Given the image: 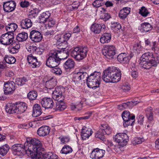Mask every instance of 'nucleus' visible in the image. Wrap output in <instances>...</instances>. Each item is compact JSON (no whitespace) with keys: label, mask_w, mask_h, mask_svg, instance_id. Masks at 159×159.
I'll return each mask as SVG.
<instances>
[{"label":"nucleus","mask_w":159,"mask_h":159,"mask_svg":"<svg viewBox=\"0 0 159 159\" xmlns=\"http://www.w3.org/2000/svg\"><path fill=\"white\" fill-rule=\"evenodd\" d=\"M10 147L7 144H5L0 147V155L2 156L6 155Z\"/></svg>","instance_id":"ea45409f"},{"label":"nucleus","mask_w":159,"mask_h":159,"mask_svg":"<svg viewBox=\"0 0 159 159\" xmlns=\"http://www.w3.org/2000/svg\"><path fill=\"white\" fill-rule=\"evenodd\" d=\"M73 151L72 148L67 145H65L62 148L61 152L63 154H67Z\"/></svg>","instance_id":"a18cd8bd"},{"label":"nucleus","mask_w":159,"mask_h":159,"mask_svg":"<svg viewBox=\"0 0 159 159\" xmlns=\"http://www.w3.org/2000/svg\"><path fill=\"white\" fill-rule=\"evenodd\" d=\"M16 3L13 1L11 0L3 3V9L6 12H10L13 11L16 8Z\"/></svg>","instance_id":"f8f14e48"},{"label":"nucleus","mask_w":159,"mask_h":159,"mask_svg":"<svg viewBox=\"0 0 159 159\" xmlns=\"http://www.w3.org/2000/svg\"><path fill=\"white\" fill-rule=\"evenodd\" d=\"M14 38L13 33L9 34L7 33L3 34L0 37V42L4 45H9L13 43Z\"/></svg>","instance_id":"1a4fd4ad"},{"label":"nucleus","mask_w":159,"mask_h":159,"mask_svg":"<svg viewBox=\"0 0 159 159\" xmlns=\"http://www.w3.org/2000/svg\"><path fill=\"white\" fill-rule=\"evenodd\" d=\"M28 37V34L25 32L18 34L17 35L16 40L18 42H22L26 41Z\"/></svg>","instance_id":"f704fd0d"},{"label":"nucleus","mask_w":159,"mask_h":159,"mask_svg":"<svg viewBox=\"0 0 159 159\" xmlns=\"http://www.w3.org/2000/svg\"><path fill=\"white\" fill-rule=\"evenodd\" d=\"M130 88L129 85L127 84H123L122 87V89L124 92H126L130 89Z\"/></svg>","instance_id":"e2e57ef3"},{"label":"nucleus","mask_w":159,"mask_h":159,"mask_svg":"<svg viewBox=\"0 0 159 159\" xmlns=\"http://www.w3.org/2000/svg\"><path fill=\"white\" fill-rule=\"evenodd\" d=\"M64 99H61L57 100L56 102V110L62 111L66 108L65 103L63 101Z\"/></svg>","instance_id":"c756f323"},{"label":"nucleus","mask_w":159,"mask_h":159,"mask_svg":"<svg viewBox=\"0 0 159 159\" xmlns=\"http://www.w3.org/2000/svg\"><path fill=\"white\" fill-rule=\"evenodd\" d=\"M138 124L142 125L143 124L144 120V116L143 115H140L137 118Z\"/></svg>","instance_id":"052dcab7"},{"label":"nucleus","mask_w":159,"mask_h":159,"mask_svg":"<svg viewBox=\"0 0 159 159\" xmlns=\"http://www.w3.org/2000/svg\"><path fill=\"white\" fill-rule=\"evenodd\" d=\"M40 102L42 106L45 109L52 108L54 105L53 100L50 98H43Z\"/></svg>","instance_id":"f3484780"},{"label":"nucleus","mask_w":159,"mask_h":159,"mask_svg":"<svg viewBox=\"0 0 159 159\" xmlns=\"http://www.w3.org/2000/svg\"><path fill=\"white\" fill-rule=\"evenodd\" d=\"M144 140L143 139L138 137L135 138L134 140L135 143L136 144H140L143 142Z\"/></svg>","instance_id":"774afa93"},{"label":"nucleus","mask_w":159,"mask_h":159,"mask_svg":"<svg viewBox=\"0 0 159 159\" xmlns=\"http://www.w3.org/2000/svg\"><path fill=\"white\" fill-rule=\"evenodd\" d=\"M115 67H109L104 71L102 79L106 83H116L119 81L121 77L120 71Z\"/></svg>","instance_id":"f257e3e1"},{"label":"nucleus","mask_w":159,"mask_h":159,"mask_svg":"<svg viewBox=\"0 0 159 159\" xmlns=\"http://www.w3.org/2000/svg\"><path fill=\"white\" fill-rule=\"evenodd\" d=\"M25 147L28 152H34L39 151H43L44 148L42 147L40 141L38 139L30 138L26 139L25 143Z\"/></svg>","instance_id":"7ed1b4c3"},{"label":"nucleus","mask_w":159,"mask_h":159,"mask_svg":"<svg viewBox=\"0 0 159 159\" xmlns=\"http://www.w3.org/2000/svg\"><path fill=\"white\" fill-rule=\"evenodd\" d=\"M32 24L31 20L28 18L23 19L20 22V26L23 29H28L32 26Z\"/></svg>","instance_id":"4be33fe9"},{"label":"nucleus","mask_w":159,"mask_h":159,"mask_svg":"<svg viewBox=\"0 0 159 159\" xmlns=\"http://www.w3.org/2000/svg\"><path fill=\"white\" fill-rule=\"evenodd\" d=\"M60 63V58L58 57L57 52L52 51L49 54V56L47 60L46 65L50 68L57 66Z\"/></svg>","instance_id":"39448f33"},{"label":"nucleus","mask_w":159,"mask_h":159,"mask_svg":"<svg viewBox=\"0 0 159 159\" xmlns=\"http://www.w3.org/2000/svg\"><path fill=\"white\" fill-rule=\"evenodd\" d=\"M42 151H37L28 152L31 155L33 159H43L41 155L42 154Z\"/></svg>","instance_id":"79ce46f5"},{"label":"nucleus","mask_w":159,"mask_h":159,"mask_svg":"<svg viewBox=\"0 0 159 159\" xmlns=\"http://www.w3.org/2000/svg\"><path fill=\"white\" fill-rule=\"evenodd\" d=\"M16 106V104L9 103L7 104L6 107V110L7 112L10 114L15 113Z\"/></svg>","instance_id":"c9c22d12"},{"label":"nucleus","mask_w":159,"mask_h":159,"mask_svg":"<svg viewBox=\"0 0 159 159\" xmlns=\"http://www.w3.org/2000/svg\"><path fill=\"white\" fill-rule=\"evenodd\" d=\"M20 46L18 42L12 43L8 48L9 52L11 54H15L18 52Z\"/></svg>","instance_id":"bb28decb"},{"label":"nucleus","mask_w":159,"mask_h":159,"mask_svg":"<svg viewBox=\"0 0 159 159\" xmlns=\"http://www.w3.org/2000/svg\"><path fill=\"white\" fill-rule=\"evenodd\" d=\"M131 75L135 79L138 76V73L137 71V69L135 67H132L131 68Z\"/></svg>","instance_id":"603ef678"},{"label":"nucleus","mask_w":159,"mask_h":159,"mask_svg":"<svg viewBox=\"0 0 159 159\" xmlns=\"http://www.w3.org/2000/svg\"><path fill=\"white\" fill-rule=\"evenodd\" d=\"M28 80L27 78L24 77L22 78H17L15 79L16 84L18 85L22 86L27 82Z\"/></svg>","instance_id":"c03bdc74"},{"label":"nucleus","mask_w":159,"mask_h":159,"mask_svg":"<svg viewBox=\"0 0 159 159\" xmlns=\"http://www.w3.org/2000/svg\"><path fill=\"white\" fill-rule=\"evenodd\" d=\"M27 60L30 66L33 68L38 67L40 65V62L38 61L37 58L31 54L28 56Z\"/></svg>","instance_id":"6ab92c4d"},{"label":"nucleus","mask_w":159,"mask_h":159,"mask_svg":"<svg viewBox=\"0 0 159 159\" xmlns=\"http://www.w3.org/2000/svg\"><path fill=\"white\" fill-rule=\"evenodd\" d=\"M57 40L58 43H65V42H66L62 35H57Z\"/></svg>","instance_id":"13d9d810"},{"label":"nucleus","mask_w":159,"mask_h":159,"mask_svg":"<svg viewBox=\"0 0 159 159\" xmlns=\"http://www.w3.org/2000/svg\"><path fill=\"white\" fill-rule=\"evenodd\" d=\"M88 77V74L86 72L79 71L73 74L72 81L75 84H78L80 82H84Z\"/></svg>","instance_id":"6e6552de"},{"label":"nucleus","mask_w":159,"mask_h":159,"mask_svg":"<svg viewBox=\"0 0 159 159\" xmlns=\"http://www.w3.org/2000/svg\"><path fill=\"white\" fill-rule=\"evenodd\" d=\"M116 48L113 45L106 46L102 50V54L108 59H110L113 58L116 53Z\"/></svg>","instance_id":"9d476101"},{"label":"nucleus","mask_w":159,"mask_h":159,"mask_svg":"<svg viewBox=\"0 0 159 159\" xmlns=\"http://www.w3.org/2000/svg\"><path fill=\"white\" fill-rule=\"evenodd\" d=\"M122 117L125 121L123 123L125 127L134 125L135 121V116L134 115H130V113L129 111H125L123 112L122 114Z\"/></svg>","instance_id":"423d86ee"},{"label":"nucleus","mask_w":159,"mask_h":159,"mask_svg":"<svg viewBox=\"0 0 159 159\" xmlns=\"http://www.w3.org/2000/svg\"><path fill=\"white\" fill-rule=\"evenodd\" d=\"M105 134L104 132H102V129H99L96 134L95 137L100 139L104 141L105 140Z\"/></svg>","instance_id":"09e8293b"},{"label":"nucleus","mask_w":159,"mask_h":159,"mask_svg":"<svg viewBox=\"0 0 159 159\" xmlns=\"http://www.w3.org/2000/svg\"><path fill=\"white\" fill-rule=\"evenodd\" d=\"M42 113V110L40 105L38 104H34L33 107L32 116L36 117L40 115Z\"/></svg>","instance_id":"a878e982"},{"label":"nucleus","mask_w":159,"mask_h":159,"mask_svg":"<svg viewBox=\"0 0 159 159\" xmlns=\"http://www.w3.org/2000/svg\"><path fill=\"white\" fill-rule=\"evenodd\" d=\"M3 89L5 94L7 95L12 93L16 89L14 82L13 81L8 82L4 84Z\"/></svg>","instance_id":"4468645a"},{"label":"nucleus","mask_w":159,"mask_h":159,"mask_svg":"<svg viewBox=\"0 0 159 159\" xmlns=\"http://www.w3.org/2000/svg\"><path fill=\"white\" fill-rule=\"evenodd\" d=\"M62 89H63L60 87H57L53 91L52 98L55 100H58L61 99H64Z\"/></svg>","instance_id":"a211bd4d"},{"label":"nucleus","mask_w":159,"mask_h":159,"mask_svg":"<svg viewBox=\"0 0 159 159\" xmlns=\"http://www.w3.org/2000/svg\"><path fill=\"white\" fill-rule=\"evenodd\" d=\"M56 79L53 77L50 79L49 80L46 81L45 83V87L48 89H51L56 85Z\"/></svg>","instance_id":"72a5a7b5"},{"label":"nucleus","mask_w":159,"mask_h":159,"mask_svg":"<svg viewBox=\"0 0 159 159\" xmlns=\"http://www.w3.org/2000/svg\"><path fill=\"white\" fill-rule=\"evenodd\" d=\"M145 113L148 118V122L150 123L153 121V113L151 107H149L145 110Z\"/></svg>","instance_id":"e433bc0d"},{"label":"nucleus","mask_w":159,"mask_h":159,"mask_svg":"<svg viewBox=\"0 0 159 159\" xmlns=\"http://www.w3.org/2000/svg\"><path fill=\"white\" fill-rule=\"evenodd\" d=\"M44 159H58V157L52 152L46 153L43 155Z\"/></svg>","instance_id":"37998d69"},{"label":"nucleus","mask_w":159,"mask_h":159,"mask_svg":"<svg viewBox=\"0 0 159 159\" xmlns=\"http://www.w3.org/2000/svg\"><path fill=\"white\" fill-rule=\"evenodd\" d=\"M17 25L15 23H9L7 26H6L5 29L8 31V33L11 34L13 33L17 29Z\"/></svg>","instance_id":"473e14b6"},{"label":"nucleus","mask_w":159,"mask_h":159,"mask_svg":"<svg viewBox=\"0 0 159 159\" xmlns=\"http://www.w3.org/2000/svg\"><path fill=\"white\" fill-rule=\"evenodd\" d=\"M103 0H96L93 3V5L94 7H98L102 5V2Z\"/></svg>","instance_id":"864d4df0"},{"label":"nucleus","mask_w":159,"mask_h":159,"mask_svg":"<svg viewBox=\"0 0 159 159\" xmlns=\"http://www.w3.org/2000/svg\"><path fill=\"white\" fill-rule=\"evenodd\" d=\"M106 28L104 24H98L95 23L92 25L90 29L95 34H99L101 31H104Z\"/></svg>","instance_id":"dca6fc26"},{"label":"nucleus","mask_w":159,"mask_h":159,"mask_svg":"<svg viewBox=\"0 0 159 159\" xmlns=\"http://www.w3.org/2000/svg\"><path fill=\"white\" fill-rule=\"evenodd\" d=\"M88 50L87 47H77L72 50L71 55L76 60H82L86 57Z\"/></svg>","instance_id":"20e7f679"},{"label":"nucleus","mask_w":159,"mask_h":159,"mask_svg":"<svg viewBox=\"0 0 159 159\" xmlns=\"http://www.w3.org/2000/svg\"><path fill=\"white\" fill-rule=\"evenodd\" d=\"M5 61L9 64H12L15 63L16 61L15 58L12 56H5L4 57Z\"/></svg>","instance_id":"49530a36"},{"label":"nucleus","mask_w":159,"mask_h":159,"mask_svg":"<svg viewBox=\"0 0 159 159\" xmlns=\"http://www.w3.org/2000/svg\"><path fill=\"white\" fill-rule=\"evenodd\" d=\"M129 137L127 134L119 133L115 135L113 137L114 141L118 143L119 146L123 147L126 145L128 141Z\"/></svg>","instance_id":"0eeeda50"},{"label":"nucleus","mask_w":159,"mask_h":159,"mask_svg":"<svg viewBox=\"0 0 159 159\" xmlns=\"http://www.w3.org/2000/svg\"><path fill=\"white\" fill-rule=\"evenodd\" d=\"M130 8L125 7L120 10L119 16L120 18L123 20L125 19L130 12Z\"/></svg>","instance_id":"c85d7f7f"},{"label":"nucleus","mask_w":159,"mask_h":159,"mask_svg":"<svg viewBox=\"0 0 159 159\" xmlns=\"http://www.w3.org/2000/svg\"><path fill=\"white\" fill-rule=\"evenodd\" d=\"M130 57L127 56L125 53H122L119 54L117 57L118 61L120 63L127 64L129 61Z\"/></svg>","instance_id":"cd10ccee"},{"label":"nucleus","mask_w":159,"mask_h":159,"mask_svg":"<svg viewBox=\"0 0 159 159\" xmlns=\"http://www.w3.org/2000/svg\"><path fill=\"white\" fill-rule=\"evenodd\" d=\"M51 16V14L48 11L44 12L41 14L40 21L43 23L47 22Z\"/></svg>","instance_id":"4c0bfd02"},{"label":"nucleus","mask_w":159,"mask_h":159,"mask_svg":"<svg viewBox=\"0 0 159 159\" xmlns=\"http://www.w3.org/2000/svg\"><path fill=\"white\" fill-rule=\"evenodd\" d=\"M158 62H150L145 61L141 60V66L145 69H149L152 66H156Z\"/></svg>","instance_id":"393cba45"},{"label":"nucleus","mask_w":159,"mask_h":159,"mask_svg":"<svg viewBox=\"0 0 159 159\" xmlns=\"http://www.w3.org/2000/svg\"><path fill=\"white\" fill-rule=\"evenodd\" d=\"M141 46L139 43H137L135 44L133 46V50L136 51L138 53H139L140 51L142 50Z\"/></svg>","instance_id":"6e6d98bb"},{"label":"nucleus","mask_w":159,"mask_h":159,"mask_svg":"<svg viewBox=\"0 0 159 159\" xmlns=\"http://www.w3.org/2000/svg\"><path fill=\"white\" fill-rule=\"evenodd\" d=\"M30 38L32 41L38 42L41 40L43 37L40 32L33 30L30 32Z\"/></svg>","instance_id":"2eb2a0df"},{"label":"nucleus","mask_w":159,"mask_h":159,"mask_svg":"<svg viewBox=\"0 0 159 159\" xmlns=\"http://www.w3.org/2000/svg\"><path fill=\"white\" fill-rule=\"evenodd\" d=\"M101 80V74L99 72L95 71L91 73L86 78L85 81L87 82L88 86L90 88L95 89H99Z\"/></svg>","instance_id":"f03ea898"},{"label":"nucleus","mask_w":159,"mask_h":159,"mask_svg":"<svg viewBox=\"0 0 159 159\" xmlns=\"http://www.w3.org/2000/svg\"><path fill=\"white\" fill-rule=\"evenodd\" d=\"M37 49V48L35 46L33 45H30L28 48V51H30V53H32L35 51Z\"/></svg>","instance_id":"69168bd1"},{"label":"nucleus","mask_w":159,"mask_h":159,"mask_svg":"<svg viewBox=\"0 0 159 159\" xmlns=\"http://www.w3.org/2000/svg\"><path fill=\"white\" fill-rule=\"evenodd\" d=\"M75 62L71 59H68L64 63L63 66L65 69L70 70L74 68Z\"/></svg>","instance_id":"7c9ffc66"},{"label":"nucleus","mask_w":159,"mask_h":159,"mask_svg":"<svg viewBox=\"0 0 159 159\" xmlns=\"http://www.w3.org/2000/svg\"><path fill=\"white\" fill-rule=\"evenodd\" d=\"M30 3L28 1L24 0L20 3V5L22 7H27L30 6Z\"/></svg>","instance_id":"680f3d73"},{"label":"nucleus","mask_w":159,"mask_h":159,"mask_svg":"<svg viewBox=\"0 0 159 159\" xmlns=\"http://www.w3.org/2000/svg\"><path fill=\"white\" fill-rule=\"evenodd\" d=\"M130 102H127L126 103H123L121 105L119 106V108L120 110L127 108L129 105L130 104Z\"/></svg>","instance_id":"bf43d9fd"},{"label":"nucleus","mask_w":159,"mask_h":159,"mask_svg":"<svg viewBox=\"0 0 159 159\" xmlns=\"http://www.w3.org/2000/svg\"><path fill=\"white\" fill-rule=\"evenodd\" d=\"M38 96L37 93L35 91H30L27 95L28 98L30 100H35Z\"/></svg>","instance_id":"de8ad7c7"},{"label":"nucleus","mask_w":159,"mask_h":159,"mask_svg":"<svg viewBox=\"0 0 159 159\" xmlns=\"http://www.w3.org/2000/svg\"><path fill=\"white\" fill-rule=\"evenodd\" d=\"M105 153V150L96 148L92 152L90 157L93 159H100L104 156Z\"/></svg>","instance_id":"ddd939ff"},{"label":"nucleus","mask_w":159,"mask_h":159,"mask_svg":"<svg viewBox=\"0 0 159 159\" xmlns=\"http://www.w3.org/2000/svg\"><path fill=\"white\" fill-rule=\"evenodd\" d=\"M15 113L21 114L24 113L27 108V104L24 102H18L16 104Z\"/></svg>","instance_id":"aec40b11"},{"label":"nucleus","mask_w":159,"mask_h":159,"mask_svg":"<svg viewBox=\"0 0 159 159\" xmlns=\"http://www.w3.org/2000/svg\"><path fill=\"white\" fill-rule=\"evenodd\" d=\"M81 136L83 139H86L89 137L93 133L92 129L85 126H84L82 129Z\"/></svg>","instance_id":"b1692460"},{"label":"nucleus","mask_w":159,"mask_h":159,"mask_svg":"<svg viewBox=\"0 0 159 159\" xmlns=\"http://www.w3.org/2000/svg\"><path fill=\"white\" fill-rule=\"evenodd\" d=\"M58 47L59 49L61 50H64L67 47V42H65V43H58Z\"/></svg>","instance_id":"4d7b16f0"},{"label":"nucleus","mask_w":159,"mask_h":159,"mask_svg":"<svg viewBox=\"0 0 159 159\" xmlns=\"http://www.w3.org/2000/svg\"><path fill=\"white\" fill-rule=\"evenodd\" d=\"M111 27L114 30L117 31L121 28L120 25L118 22H115L111 24Z\"/></svg>","instance_id":"3c124183"},{"label":"nucleus","mask_w":159,"mask_h":159,"mask_svg":"<svg viewBox=\"0 0 159 159\" xmlns=\"http://www.w3.org/2000/svg\"><path fill=\"white\" fill-rule=\"evenodd\" d=\"M50 131V128L47 126H42L38 129L37 134L40 136L44 137L48 134Z\"/></svg>","instance_id":"5701e85b"},{"label":"nucleus","mask_w":159,"mask_h":159,"mask_svg":"<svg viewBox=\"0 0 159 159\" xmlns=\"http://www.w3.org/2000/svg\"><path fill=\"white\" fill-rule=\"evenodd\" d=\"M61 143L65 144L67 143L69 141V139L67 137L61 138Z\"/></svg>","instance_id":"338daca9"},{"label":"nucleus","mask_w":159,"mask_h":159,"mask_svg":"<svg viewBox=\"0 0 159 159\" xmlns=\"http://www.w3.org/2000/svg\"><path fill=\"white\" fill-rule=\"evenodd\" d=\"M152 29L151 25L148 23L145 22L141 25V30L142 31L146 32L151 30Z\"/></svg>","instance_id":"a19ab883"},{"label":"nucleus","mask_w":159,"mask_h":159,"mask_svg":"<svg viewBox=\"0 0 159 159\" xmlns=\"http://www.w3.org/2000/svg\"><path fill=\"white\" fill-rule=\"evenodd\" d=\"M111 39V35L110 33H105L103 34L100 38V42L101 43H109Z\"/></svg>","instance_id":"2f4dec72"},{"label":"nucleus","mask_w":159,"mask_h":159,"mask_svg":"<svg viewBox=\"0 0 159 159\" xmlns=\"http://www.w3.org/2000/svg\"><path fill=\"white\" fill-rule=\"evenodd\" d=\"M25 143L24 145L21 144L16 143L12 145L11 149L13 154L15 155L19 156L22 154V152L25 151L28 153L27 150L25 149Z\"/></svg>","instance_id":"9b49d317"},{"label":"nucleus","mask_w":159,"mask_h":159,"mask_svg":"<svg viewBox=\"0 0 159 159\" xmlns=\"http://www.w3.org/2000/svg\"><path fill=\"white\" fill-rule=\"evenodd\" d=\"M58 53V57L60 58V61L61 59H64L66 58L69 55V52L68 51L66 50H60L56 51Z\"/></svg>","instance_id":"58836bf2"},{"label":"nucleus","mask_w":159,"mask_h":159,"mask_svg":"<svg viewBox=\"0 0 159 159\" xmlns=\"http://www.w3.org/2000/svg\"><path fill=\"white\" fill-rule=\"evenodd\" d=\"M139 13L142 16L146 17L149 14V12L145 7H143L140 9Z\"/></svg>","instance_id":"8fccbe9b"},{"label":"nucleus","mask_w":159,"mask_h":159,"mask_svg":"<svg viewBox=\"0 0 159 159\" xmlns=\"http://www.w3.org/2000/svg\"><path fill=\"white\" fill-rule=\"evenodd\" d=\"M47 22H48V26L50 27L53 26L55 24V20L52 19H49Z\"/></svg>","instance_id":"0e129e2a"},{"label":"nucleus","mask_w":159,"mask_h":159,"mask_svg":"<svg viewBox=\"0 0 159 159\" xmlns=\"http://www.w3.org/2000/svg\"><path fill=\"white\" fill-rule=\"evenodd\" d=\"M141 60L150 62H158L157 58H155L153 54L149 52H147L143 54L140 58Z\"/></svg>","instance_id":"412c9836"},{"label":"nucleus","mask_w":159,"mask_h":159,"mask_svg":"<svg viewBox=\"0 0 159 159\" xmlns=\"http://www.w3.org/2000/svg\"><path fill=\"white\" fill-rule=\"evenodd\" d=\"M52 70V73L57 75H60L61 74L62 71L60 68H59L53 67Z\"/></svg>","instance_id":"5fc2aeb1"}]
</instances>
